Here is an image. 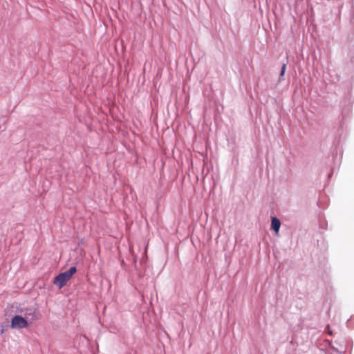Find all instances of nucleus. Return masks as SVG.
<instances>
[{
  "label": "nucleus",
  "mask_w": 354,
  "mask_h": 354,
  "mask_svg": "<svg viewBox=\"0 0 354 354\" xmlns=\"http://www.w3.org/2000/svg\"><path fill=\"white\" fill-rule=\"evenodd\" d=\"M281 226V222L280 221L276 218L273 217L272 218V223H271V228L277 233L278 234L279 228Z\"/></svg>",
  "instance_id": "obj_3"
},
{
  "label": "nucleus",
  "mask_w": 354,
  "mask_h": 354,
  "mask_svg": "<svg viewBox=\"0 0 354 354\" xmlns=\"http://www.w3.org/2000/svg\"><path fill=\"white\" fill-rule=\"evenodd\" d=\"M28 326V321L23 317L19 315H15L11 320V328H24Z\"/></svg>",
  "instance_id": "obj_2"
},
{
  "label": "nucleus",
  "mask_w": 354,
  "mask_h": 354,
  "mask_svg": "<svg viewBox=\"0 0 354 354\" xmlns=\"http://www.w3.org/2000/svg\"><path fill=\"white\" fill-rule=\"evenodd\" d=\"M77 272L76 267L73 266L68 270L59 274L53 281V283L58 286L59 288L64 287L71 279L72 276Z\"/></svg>",
  "instance_id": "obj_1"
},
{
  "label": "nucleus",
  "mask_w": 354,
  "mask_h": 354,
  "mask_svg": "<svg viewBox=\"0 0 354 354\" xmlns=\"http://www.w3.org/2000/svg\"><path fill=\"white\" fill-rule=\"evenodd\" d=\"M286 64H283L282 68H281V73H280L281 76H283L284 75V73L286 71Z\"/></svg>",
  "instance_id": "obj_4"
}]
</instances>
